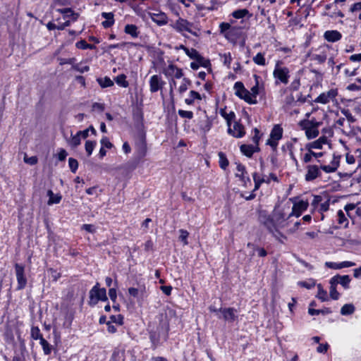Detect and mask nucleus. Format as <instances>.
<instances>
[{"label":"nucleus","instance_id":"nucleus-1","mask_svg":"<svg viewBox=\"0 0 361 361\" xmlns=\"http://www.w3.org/2000/svg\"><path fill=\"white\" fill-rule=\"evenodd\" d=\"M288 215L285 212V209L275 207L271 215L265 212L259 214V221L279 242L284 243L287 239L286 236L280 231V229L286 228L288 225Z\"/></svg>","mask_w":361,"mask_h":361},{"label":"nucleus","instance_id":"nucleus-2","mask_svg":"<svg viewBox=\"0 0 361 361\" xmlns=\"http://www.w3.org/2000/svg\"><path fill=\"white\" fill-rule=\"evenodd\" d=\"M171 26L178 32L182 33L183 35L184 32H189L195 37H198L200 35V30L192 23H190L182 18H179L171 25Z\"/></svg>","mask_w":361,"mask_h":361},{"label":"nucleus","instance_id":"nucleus-3","mask_svg":"<svg viewBox=\"0 0 361 361\" xmlns=\"http://www.w3.org/2000/svg\"><path fill=\"white\" fill-rule=\"evenodd\" d=\"M321 125L320 122L317 121L314 118L311 120L304 119L300 121L299 126L301 129L305 130L307 139H314L319 135L318 128Z\"/></svg>","mask_w":361,"mask_h":361},{"label":"nucleus","instance_id":"nucleus-4","mask_svg":"<svg viewBox=\"0 0 361 361\" xmlns=\"http://www.w3.org/2000/svg\"><path fill=\"white\" fill-rule=\"evenodd\" d=\"M99 300H107L106 291L104 288H100L97 283L90 291V304L95 305Z\"/></svg>","mask_w":361,"mask_h":361},{"label":"nucleus","instance_id":"nucleus-5","mask_svg":"<svg viewBox=\"0 0 361 361\" xmlns=\"http://www.w3.org/2000/svg\"><path fill=\"white\" fill-rule=\"evenodd\" d=\"M289 69L287 67L281 66V62L277 61L273 72L275 79L279 80L283 84H288L289 80Z\"/></svg>","mask_w":361,"mask_h":361},{"label":"nucleus","instance_id":"nucleus-6","mask_svg":"<svg viewBox=\"0 0 361 361\" xmlns=\"http://www.w3.org/2000/svg\"><path fill=\"white\" fill-rule=\"evenodd\" d=\"M290 200L293 203L292 211L288 214V217L295 216L299 217L302 214L306 211L309 207V202L307 200H299L296 201L295 198H290Z\"/></svg>","mask_w":361,"mask_h":361},{"label":"nucleus","instance_id":"nucleus-7","mask_svg":"<svg viewBox=\"0 0 361 361\" xmlns=\"http://www.w3.org/2000/svg\"><path fill=\"white\" fill-rule=\"evenodd\" d=\"M283 128L280 125H275L272 128L270 137L267 140V144L273 148H276L278 145V142L282 138Z\"/></svg>","mask_w":361,"mask_h":361},{"label":"nucleus","instance_id":"nucleus-8","mask_svg":"<svg viewBox=\"0 0 361 361\" xmlns=\"http://www.w3.org/2000/svg\"><path fill=\"white\" fill-rule=\"evenodd\" d=\"M15 271L18 281L17 290H22L27 285V279L25 276V267L20 264H16Z\"/></svg>","mask_w":361,"mask_h":361},{"label":"nucleus","instance_id":"nucleus-9","mask_svg":"<svg viewBox=\"0 0 361 361\" xmlns=\"http://www.w3.org/2000/svg\"><path fill=\"white\" fill-rule=\"evenodd\" d=\"M338 94V92L335 89H331L328 92L320 94L315 99L314 102L326 104L331 101H334Z\"/></svg>","mask_w":361,"mask_h":361},{"label":"nucleus","instance_id":"nucleus-10","mask_svg":"<svg viewBox=\"0 0 361 361\" xmlns=\"http://www.w3.org/2000/svg\"><path fill=\"white\" fill-rule=\"evenodd\" d=\"M321 175L322 173L320 171V167L318 166L310 164L306 166V173L305 176V179L306 181H313L318 177L321 176Z\"/></svg>","mask_w":361,"mask_h":361},{"label":"nucleus","instance_id":"nucleus-11","mask_svg":"<svg viewBox=\"0 0 361 361\" xmlns=\"http://www.w3.org/2000/svg\"><path fill=\"white\" fill-rule=\"evenodd\" d=\"M228 133L236 138L243 137L245 135L244 126L237 121H235L233 127L231 124L228 126Z\"/></svg>","mask_w":361,"mask_h":361},{"label":"nucleus","instance_id":"nucleus-12","mask_svg":"<svg viewBox=\"0 0 361 361\" xmlns=\"http://www.w3.org/2000/svg\"><path fill=\"white\" fill-rule=\"evenodd\" d=\"M149 90L152 93L157 92L161 90L165 82L161 79V77L158 75H152L149 79Z\"/></svg>","mask_w":361,"mask_h":361},{"label":"nucleus","instance_id":"nucleus-13","mask_svg":"<svg viewBox=\"0 0 361 361\" xmlns=\"http://www.w3.org/2000/svg\"><path fill=\"white\" fill-rule=\"evenodd\" d=\"M164 73L166 76H173L177 79H179L183 76V70L173 64L169 65L168 67L164 71Z\"/></svg>","mask_w":361,"mask_h":361},{"label":"nucleus","instance_id":"nucleus-14","mask_svg":"<svg viewBox=\"0 0 361 361\" xmlns=\"http://www.w3.org/2000/svg\"><path fill=\"white\" fill-rule=\"evenodd\" d=\"M222 318L229 322H234L237 318L236 310L234 308H220Z\"/></svg>","mask_w":361,"mask_h":361},{"label":"nucleus","instance_id":"nucleus-15","mask_svg":"<svg viewBox=\"0 0 361 361\" xmlns=\"http://www.w3.org/2000/svg\"><path fill=\"white\" fill-rule=\"evenodd\" d=\"M334 283L341 284L345 289L349 288V283L351 281L348 275H336L331 278Z\"/></svg>","mask_w":361,"mask_h":361},{"label":"nucleus","instance_id":"nucleus-16","mask_svg":"<svg viewBox=\"0 0 361 361\" xmlns=\"http://www.w3.org/2000/svg\"><path fill=\"white\" fill-rule=\"evenodd\" d=\"M324 37L329 42H336L341 39L342 35L338 30H327L324 32Z\"/></svg>","mask_w":361,"mask_h":361},{"label":"nucleus","instance_id":"nucleus-17","mask_svg":"<svg viewBox=\"0 0 361 361\" xmlns=\"http://www.w3.org/2000/svg\"><path fill=\"white\" fill-rule=\"evenodd\" d=\"M152 20L158 25H164L168 23V18L164 13H152Z\"/></svg>","mask_w":361,"mask_h":361},{"label":"nucleus","instance_id":"nucleus-18","mask_svg":"<svg viewBox=\"0 0 361 361\" xmlns=\"http://www.w3.org/2000/svg\"><path fill=\"white\" fill-rule=\"evenodd\" d=\"M336 128L341 130L343 133L347 134L350 132V126H348L345 118H338L334 124Z\"/></svg>","mask_w":361,"mask_h":361},{"label":"nucleus","instance_id":"nucleus-19","mask_svg":"<svg viewBox=\"0 0 361 361\" xmlns=\"http://www.w3.org/2000/svg\"><path fill=\"white\" fill-rule=\"evenodd\" d=\"M240 152L247 157H251L254 152H257L259 148L252 145H242L240 147Z\"/></svg>","mask_w":361,"mask_h":361},{"label":"nucleus","instance_id":"nucleus-20","mask_svg":"<svg viewBox=\"0 0 361 361\" xmlns=\"http://www.w3.org/2000/svg\"><path fill=\"white\" fill-rule=\"evenodd\" d=\"M102 17L105 18L106 20L103 21L102 22V25L105 28H109L110 27H111L114 23V13L110 12V13H106V12H103L102 13Z\"/></svg>","mask_w":361,"mask_h":361},{"label":"nucleus","instance_id":"nucleus-21","mask_svg":"<svg viewBox=\"0 0 361 361\" xmlns=\"http://www.w3.org/2000/svg\"><path fill=\"white\" fill-rule=\"evenodd\" d=\"M47 196L49 197L48 205L59 204L62 199V196L59 193L54 194L51 190L47 191Z\"/></svg>","mask_w":361,"mask_h":361},{"label":"nucleus","instance_id":"nucleus-22","mask_svg":"<svg viewBox=\"0 0 361 361\" xmlns=\"http://www.w3.org/2000/svg\"><path fill=\"white\" fill-rule=\"evenodd\" d=\"M195 99L202 100V96L197 92L191 90L189 97L185 99V103L188 105H192Z\"/></svg>","mask_w":361,"mask_h":361},{"label":"nucleus","instance_id":"nucleus-23","mask_svg":"<svg viewBox=\"0 0 361 361\" xmlns=\"http://www.w3.org/2000/svg\"><path fill=\"white\" fill-rule=\"evenodd\" d=\"M124 31L126 34L131 35L134 38L137 37L139 35L137 26L133 24L126 25Z\"/></svg>","mask_w":361,"mask_h":361},{"label":"nucleus","instance_id":"nucleus-24","mask_svg":"<svg viewBox=\"0 0 361 361\" xmlns=\"http://www.w3.org/2000/svg\"><path fill=\"white\" fill-rule=\"evenodd\" d=\"M67 143L71 148H75L80 145L81 137L78 133L74 135L71 134V138L67 140Z\"/></svg>","mask_w":361,"mask_h":361},{"label":"nucleus","instance_id":"nucleus-25","mask_svg":"<svg viewBox=\"0 0 361 361\" xmlns=\"http://www.w3.org/2000/svg\"><path fill=\"white\" fill-rule=\"evenodd\" d=\"M59 12L64 15V18H72L73 21H75L78 18V14L75 13L71 8L58 9Z\"/></svg>","mask_w":361,"mask_h":361},{"label":"nucleus","instance_id":"nucleus-26","mask_svg":"<svg viewBox=\"0 0 361 361\" xmlns=\"http://www.w3.org/2000/svg\"><path fill=\"white\" fill-rule=\"evenodd\" d=\"M316 297L322 302L327 301L329 300L327 292L323 288L321 284L317 285V294Z\"/></svg>","mask_w":361,"mask_h":361},{"label":"nucleus","instance_id":"nucleus-27","mask_svg":"<svg viewBox=\"0 0 361 361\" xmlns=\"http://www.w3.org/2000/svg\"><path fill=\"white\" fill-rule=\"evenodd\" d=\"M235 90V94L236 96H238L239 98H241L244 93H245V90L247 89L245 88L244 85L241 82H236L234 84L233 87Z\"/></svg>","mask_w":361,"mask_h":361},{"label":"nucleus","instance_id":"nucleus-28","mask_svg":"<svg viewBox=\"0 0 361 361\" xmlns=\"http://www.w3.org/2000/svg\"><path fill=\"white\" fill-rule=\"evenodd\" d=\"M355 310V306L351 304H345L341 309V314L342 315H350L354 313Z\"/></svg>","mask_w":361,"mask_h":361},{"label":"nucleus","instance_id":"nucleus-29","mask_svg":"<svg viewBox=\"0 0 361 361\" xmlns=\"http://www.w3.org/2000/svg\"><path fill=\"white\" fill-rule=\"evenodd\" d=\"M97 81L103 88L111 87L114 85V82L109 77L99 78L97 79Z\"/></svg>","mask_w":361,"mask_h":361},{"label":"nucleus","instance_id":"nucleus-30","mask_svg":"<svg viewBox=\"0 0 361 361\" xmlns=\"http://www.w3.org/2000/svg\"><path fill=\"white\" fill-rule=\"evenodd\" d=\"M327 56L325 51H322L320 54H314L312 56V60L317 61L319 63H323L326 60Z\"/></svg>","mask_w":361,"mask_h":361},{"label":"nucleus","instance_id":"nucleus-31","mask_svg":"<svg viewBox=\"0 0 361 361\" xmlns=\"http://www.w3.org/2000/svg\"><path fill=\"white\" fill-rule=\"evenodd\" d=\"M212 126V121L207 117L204 120L200 122V128L203 133L208 132Z\"/></svg>","mask_w":361,"mask_h":361},{"label":"nucleus","instance_id":"nucleus-32","mask_svg":"<svg viewBox=\"0 0 361 361\" xmlns=\"http://www.w3.org/2000/svg\"><path fill=\"white\" fill-rule=\"evenodd\" d=\"M115 81L118 85L122 87H127L129 85L128 82L126 80V75L124 74H120L115 78Z\"/></svg>","mask_w":361,"mask_h":361},{"label":"nucleus","instance_id":"nucleus-33","mask_svg":"<svg viewBox=\"0 0 361 361\" xmlns=\"http://www.w3.org/2000/svg\"><path fill=\"white\" fill-rule=\"evenodd\" d=\"M330 285H331L330 290H329L330 297L333 300H338L340 297V293L336 290L337 285L336 283H333L331 279L330 280Z\"/></svg>","mask_w":361,"mask_h":361},{"label":"nucleus","instance_id":"nucleus-34","mask_svg":"<svg viewBox=\"0 0 361 361\" xmlns=\"http://www.w3.org/2000/svg\"><path fill=\"white\" fill-rule=\"evenodd\" d=\"M240 99L245 100L247 103L250 104H256L257 103V99L253 98L250 92L248 91L247 90H245V93L243 94Z\"/></svg>","mask_w":361,"mask_h":361},{"label":"nucleus","instance_id":"nucleus-35","mask_svg":"<svg viewBox=\"0 0 361 361\" xmlns=\"http://www.w3.org/2000/svg\"><path fill=\"white\" fill-rule=\"evenodd\" d=\"M30 336L32 339L39 340V341H41L42 338H44L39 327L37 326H32L31 328Z\"/></svg>","mask_w":361,"mask_h":361},{"label":"nucleus","instance_id":"nucleus-36","mask_svg":"<svg viewBox=\"0 0 361 361\" xmlns=\"http://www.w3.org/2000/svg\"><path fill=\"white\" fill-rule=\"evenodd\" d=\"M337 221L338 224L343 225L344 227H346L348 224V221L345 217L344 212L341 210H339L337 213Z\"/></svg>","mask_w":361,"mask_h":361},{"label":"nucleus","instance_id":"nucleus-37","mask_svg":"<svg viewBox=\"0 0 361 361\" xmlns=\"http://www.w3.org/2000/svg\"><path fill=\"white\" fill-rule=\"evenodd\" d=\"M221 115L225 118L227 123V126L231 124V121L235 118V114L233 111L229 113L226 112L224 110L221 111Z\"/></svg>","mask_w":361,"mask_h":361},{"label":"nucleus","instance_id":"nucleus-38","mask_svg":"<svg viewBox=\"0 0 361 361\" xmlns=\"http://www.w3.org/2000/svg\"><path fill=\"white\" fill-rule=\"evenodd\" d=\"M96 145H97L96 141L87 140L85 142V151L87 154V156H90L92 154Z\"/></svg>","mask_w":361,"mask_h":361},{"label":"nucleus","instance_id":"nucleus-39","mask_svg":"<svg viewBox=\"0 0 361 361\" xmlns=\"http://www.w3.org/2000/svg\"><path fill=\"white\" fill-rule=\"evenodd\" d=\"M39 343L42 347L44 354L49 355L51 353L52 349L50 344L44 338H42Z\"/></svg>","mask_w":361,"mask_h":361},{"label":"nucleus","instance_id":"nucleus-40","mask_svg":"<svg viewBox=\"0 0 361 361\" xmlns=\"http://www.w3.org/2000/svg\"><path fill=\"white\" fill-rule=\"evenodd\" d=\"M256 83L255 85L251 88L250 93L253 98L257 99V96L259 94L260 87L259 85V76L255 75Z\"/></svg>","mask_w":361,"mask_h":361},{"label":"nucleus","instance_id":"nucleus-41","mask_svg":"<svg viewBox=\"0 0 361 361\" xmlns=\"http://www.w3.org/2000/svg\"><path fill=\"white\" fill-rule=\"evenodd\" d=\"M327 142V139L325 137H321L317 140L311 144V147L314 149H322V145Z\"/></svg>","mask_w":361,"mask_h":361},{"label":"nucleus","instance_id":"nucleus-42","mask_svg":"<svg viewBox=\"0 0 361 361\" xmlns=\"http://www.w3.org/2000/svg\"><path fill=\"white\" fill-rule=\"evenodd\" d=\"M331 312L329 308H324L323 310H315L313 308H309L308 313L310 315H318L319 314H328Z\"/></svg>","mask_w":361,"mask_h":361},{"label":"nucleus","instance_id":"nucleus-43","mask_svg":"<svg viewBox=\"0 0 361 361\" xmlns=\"http://www.w3.org/2000/svg\"><path fill=\"white\" fill-rule=\"evenodd\" d=\"M190 85H191V81L189 79L184 78L182 80L181 85L178 87V92L180 94H183L188 90V87Z\"/></svg>","mask_w":361,"mask_h":361},{"label":"nucleus","instance_id":"nucleus-44","mask_svg":"<svg viewBox=\"0 0 361 361\" xmlns=\"http://www.w3.org/2000/svg\"><path fill=\"white\" fill-rule=\"evenodd\" d=\"M249 13V11L246 8L238 9L232 13V16L233 18L236 19H240L244 18L246 15Z\"/></svg>","mask_w":361,"mask_h":361},{"label":"nucleus","instance_id":"nucleus-45","mask_svg":"<svg viewBox=\"0 0 361 361\" xmlns=\"http://www.w3.org/2000/svg\"><path fill=\"white\" fill-rule=\"evenodd\" d=\"M221 58L223 59V63L228 68H230L231 63L232 61L231 54L230 52L224 53L223 54H220Z\"/></svg>","mask_w":361,"mask_h":361},{"label":"nucleus","instance_id":"nucleus-46","mask_svg":"<svg viewBox=\"0 0 361 361\" xmlns=\"http://www.w3.org/2000/svg\"><path fill=\"white\" fill-rule=\"evenodd\" d=\"M253 61L259 66H265L266 61L264 58V54L262 53H258L255 56L253 57Z\"/></svg>","mask_w":361,"mask_h":361},{"label":"nucleus","instance_id":"nucleus-47","mask_svg":"<svg viewBox=\"0 0 361 361\" xmlns=\"http://www.w3.org/2000/svg\"><path fill=\"white\" fill-rule=\"evenodd\" d=\"M338 164L334 162L331 165H324L320 166V169H322L326 173L335 172L338 168Z\"/></svg>","mask_w":361,"mask_h":361},{"label":"nucleus","instance_id":"nucleus-48","mask_svg":"<svg viewBox=\"0 0 361 361\" xmlns=\"http://www.w3.org/2000/svg\"><path fill=\"white\" fill-rule=\"evenodd\" d=\"M235 176L239 177L242 180H244V174L246 173L245 167L241 164H238L236 166Z\"/></svg>","mask_w":361,"mask_h":361},{"label":"nucleus","instance_id":"nucleus-49","mask_svg":"<svg viewBox=\"0 0 361 361\" xmlns=\"http://www.w3.org/2000/svg\"><path fill=\"white\" fill-rule=\"evenodd\" d=\"M237 30L235 27L231 28L230 30L226 32L225 37L231 41L234 42L236 39Z\"/></svg>","mask_w":361,"mask_h":361},{"label":"nucleus","instance_id":"nucleus-50","mask_svg":"<svg viewBox=\"0 0 361 361\" xmlns=\"http://www.w3.org/2000/svg\"><path fill=\"white\" fill-rule=\"evenodd\" d=\"M341 113L345 116L347 119L348 126H350L351 123L355 122V117L352 115L348 109H342Z\"/></svg>","mask_w":361,"mask_h":361},{"label":"nucleus","instance_id":"nucleus-51","mask_svg":"<svg viewBox=\"0 0 361 361\" xmlns=\"http://www.w3.org/2000/svg\"><path fill=\"white\" fill-rule=\"evenodd\" d=\"M185 54L191 59H194L196 61V59L198 58V56H200V54L199 52L195 49H187L185 50Z\"/></svg>","mask_w":361,"mask_h":361},{"label":"nucleus","instance_id":"nucleus-52","mask_svg":"<svg viewBox=\"0 0 361 361\" xmlns=\"http://www.w3.org/2000/svg\"><path fill=\"white\" fill-rule=\"evenodd\" d=\"M196 61L200 64V66H202L204 68H208L211 66V63H210L209 60L204 59L200 54L198 56V58L196 59Z\"/></svg>","mask_w":361,"mask_h":361},{"label":"nucleus","instance_id":"nucleus-53","mask_svg":"<svg viewBox=\"0 0 361 361\" xmlns=\"http://www.w3.org/2000/svg\"><path fill=\"white\" fill-rule=\"evenodd\" d=\"M219 165L221 169H225L228 165V161L222 152L219 153Z\"/></svg>","mask_w":361,"mask_h":361},{"label":"nucleus","instance_id":"nucleus-54","mask_svg":"<svg viewBox=\"0 0 361 361\" xmlns=\"http://www.w3.org/2000/svg\"><path fill=\"white\" fill-rule=\"evenodd\" d=\"M145 290V287L143 286L140 289H137V288H128V293L134 297V298H137L139 295V293H143Z\"/></svg>","mask_w":361,"mask_h":361},{"label":"nucleus","instance_id":"nucleus-55","mask_svg":"<svg viewBox=\"0 0 361 361\" xmlns=\"http://www.w3.org/2000/svg\"><path fill=\"white\" fill-rule=\"evenodd\" d=\"M109 322H111V323L122 325L123 323V317L121 314L112 315L110 317Z\"/></svg>","mask_w":361,"mask_h":361},{"label":"nucleus","instance_id":"nucleus-56","mask_svg":"<svg viewBox=\"0 0 361 361\" xmlns=\"http://www.w3.org/2000/svg\"><path fill=\"white\" fill-rule=\"evenodd\" d=\"M68 165H69V168H70L71 171L73 173H75L78 169V161L73 158H69Z\"/></svg>","mask_w":361,"mask_h":361},{"label":"nucleus","instance_id":"nucleus-57","mask_svg":"<svg viewBox=\"0 0 361 361\" xmlns=\"http://www.w3.org/2000/svg\"><path fill=\"white\" fill-rule=\"evenodd\" d=\"M178 113L181 118H186L188 119H192L193 118V112L191 111H185L180 109L178 110Z\"/></svg>","mask_w":361,"mask_h":361},{"label":"nucleus","instance_id":"nucleus-58","mask_svg":"<svg viewBox=\"0 0 361 361\" xmlns=\"http://www.w3.org/2000/svg\"><path fill=\"white\" fill-rule=\"evenodd\" d=\"M322 201V197L320 195H314L313 200L311 203L312 206L313 207V211L318 208L321 202Z\"/></svg>","mask_w":361,"mask_h":361},{"label":"nucleus","instance_id":"nucleus-59","mask_svg":"<svg viewBox=\"0 0 361 361\" xmlns=\"http://www.w3.org/2000/svg\"><path fill=\"white\" fill-rule=\"evenodd\" d=\"M180 232V236H179V239L183 242L184 245H188V242L187 240V238L189 235V233L185 231V230H183V229H180L179 231Z\"/></svg>","mask_w":361,"mask_h":361},{"label":"nucleus","instance_id":"nucleus-60","mask_svg":"<svg viewBox=\"0 0 361 361\" xmlns=\"http://www.w3.org/2000/svg\"><path fill=\"white\" fill-rule=\"evenodd\" d=\"M102 147H106L107 149H111L113 147V144L109 141V138L106 136L103 137L100 140Z\"/></svg>","mask_w":361,"mask_h":361},{"label":"nucleus","instance_id":"nucleus-61","mask_svg":"<svg viewBox=\"0 0 361 361\" xmlns=\"http://www.w3.org/2000/svg\"><path fill=\"white\" fill-rule=\"evenodd\" d=\"M76 47L81 49H91L92 45L87 43L85 40H80L76 43Z\"/></svg>","mask_w":361,"mask_h":361},{"label":"nucleus","instance_id":"nucleus-62","mask_svg":"<svg viewBox=\"0 0 361 361\" xmlns=\"http://www.w3.org/2000/svg\"><path fill=\"white\" fill-rule=\"evenodd\" d=\"M298 285L307 289H310L314 286L315 283L314 281L310 280L309 281H299Z\"/></svg>","mask_w":361,"mask_h":361},{"label":"nucleus","instance_id":"nucleus-63","mask_svg":"<svg viewBox=\"0 0 361 361\" xmlns=\"http://www.w3.org/2000/svg\"><path fill=\"white\" fill-rule=\"evenodd\" d=\"M73 68L78 72L81 73L87 72L90 70V67L88 66H80L79 64H76L73 66Z\"/></svg>","mask_w":361,"mask_h":361},{"label":"nucleus","instance_id":"nucleus-64","mask_svg":"<svg viewBox=\"0 0 361 361\" xmlns=\"http://www.w3.org/2000/svg\"><path fill=\"white\" fill-rule=\"evenodd\" d=\"M220 31L221 33L226 34V32L230 30L232 27L228 23H221L219 25Z\"/></svg>","mask_w":361,"mask_h":361}]
</instances>
